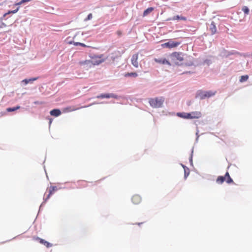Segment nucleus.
I'll return each instance as SVG.
<instances>
[{
    "mask_svg": "<svg viewBox=\"0 0 252 252\" xmlns=\"http://www.w3.org/2000/svg\"><path fill=\"white\" fill-rule=\"evenodd\" d=\"M164 101V98L163 97L150 98L149 101L150 106L153 108L161 107Z\"/></svg>",
    "mask_w": 252,
    "mask_h": 252,
    "instance_id": "nucleus-1",
    "label": "nucleus"
},
{
    "mask_svg": "<svg viewBox=\"0 0 252 252\" xmlns=\"http://www.w3.org/2000/svg\"><path fill=\"white\" fill-rule=\"evenodd\" d=\"M216 91H202L198 92L197 96L200 99H204L206 98H209L215 95Z\"/></svg>",
    "mask_w": 252,
    "mask_h": 252,
    "instance_id": "nucleus-2",
    "label": "nucleus"
},
{
    "mask_svg": "<svg viewBox=\"0 0 252 252\" xmlns=\"http://www.w3.org/2000/svg\"><path fill=\"white\" fill-rule=\"evenodd\" d=\"M224 181H225L228 184L233 183V180L230 177L228 172L225 173L224 176H219L216 180V182L219 184H221L224 182Z\"/></svg>",
    "mask_w": 252,
    "mask_h": 252,
    "instance_id": "nucleus-3",
    "label": "nucleus"
},
{
    "mask_svg": "<svg viewBox=\"0 0 252 252\" xmlns=\"http://www.w3.org/2000/svg\"><path fill=\"white\" fill-rule=\"evenodd\" d=\"M102 55H95L91 54L90 55V57L92 59L91 61L92 62L93 66L95 65H98L104 62L105 60L102 58Z\"/></svg>",
    "mask_w": 252,
    "mask_h": 252,
    "instance_id": "nucleus-4",
    "label": "nucleus"
},
{
    "mask_svg": "<svg viewBox=\"0 0 252 252\" xmlns=\"http://www.w3.org/2000/svg\"><path fill=\"white\" fill-rule=\"evenodd\" d=\"M180 44V42H175L173 40H170L168 42L162 44L161 46L163 48H172L177 47Z\"/></svg>",
    "mask_w": 252,
    "mask_h": 252,
    "instance_id": "nucleus-5",
    "label": "nucleus"
},
{
    "mask_svg": "<svg viewBox=\"0 0 252 252\" xmlns=\"http://www.w3.org/2000/svg\"><path fill=\"white\" fill-rule=\"evenodd\" d=\"M104 103V102H100V103H98V102H94L93 103H91L88 105H86V106H82L80 108H72L71 107H66V108H65L63 109V112H71V111H75V110H78L79 108H86V107H90L94 104H103Z\"/></svg>",
    "mask_w": 252,
    "mask_h": 252,
    "instance_id": "nucleus-6",
    "label": "nucleus"
},
{
    "mask_svg": "<svg viewBox=\"0 0 252 252\" xmlns=\"http://www.w3.org/2000/svg\"><path fill=\"white\" fill-rule=\"evenodd\" d=\"M97 98H114L116 99H118L119 98V96L115 94H101L99 95H98L96 96Z\"/></svg>",
    "mask_w": 252,
    "mask_h": 252,
    "instance_id": "nucleus-7",
    "label": "nucleus"
},
{
    "mask_svg": "<svg viewBox=\"0 0 252 252\" xmlns=\"http://www.w3.org/2000/svg\"><path fill=\"white\" fill-rule=\"evenodd\" d=\"M79 64L81 65L84 66V68H85L86 69H88L93 66L91 60L81 61L79 62Z\"/></svg>",
    "mask_w": 252,
    "mask_h": 252,
    "instance_id": "nucleus-8",
    "label": "nucleus"
},
{
    "mask_svg": "<svg viewBox=\"0 0 252 252\" xmlns=\"http://www.w3.org/2000/svg\"><path fill=\"white\" fill-rule=\"evenodd\" d=\"M33 239L36 241H38L40 244L44 245L47 248H50L52 246V244L39 237H34Z\"/></svg>",
    "mask_w": 252,
    "mask_h": 252,
    "instance_id": "nucleus-9",
    "label": "nucleus"
},
{
    "mask_svg": "<svg viewBox=\"0 0 252 252\" xmlns=\"http://www.w3.org/2000/svg\"><path fill=\"white\" fill-rule=\"evenodd\" d=\"M171 57L173 59H176L180 61L184 60L183 55L182 53L174 52L171 55Z\"/></svg>",
    "mask_w": 252,
    "mask_h": 252,
    "instance_id": "nucleus-10",
    "label": "nucleus"
},
{
    "mask_svg": "<svg viewBox=\"0 0 252 252\" xmlns=\"http://www.w3.org/2000/svg\"><path fill=\"white\" fill-rule=\"evenodd\" d=\"M131 200L133 204H138L141 202L142 199L140 195L138 194H135L132 196Z\"/></svg>",
    "mask_w": 252,
    "mask_h": 252,
    "instance_id": "nucleus-11",
    "label": "nucleus"
},
{
    "mask_svg": "<svg viewBox=\"0 0 252 252\" xmlns=\"http://www.w3.org/2000/svg\"><path fill=\"white\" fill-rule=\"evenodd\" d=\"M155 61L160 64L171 65L170 63L165 58L155 59Z\"/></svg>",
    "mask_w": 252,
    "mask_h": 252,
    "instance_id": "nucleus-12",
    "label": "nucleus"
},
{
    "mask_svg": "<svg viewBox=\"0 0 252 252\" xmlns=\"http://www.w3.org/2000/svg\"><path fill=\"white\" fill-rule=\"evenodd\" d=\"M138 54H134L131 58V63L132 65L135 67H138Z\"/></svg>",
    "mask_w": 252,
    "mask_h": 252,
    "instance_id": "nucleus-13",
    "label": "nucleus"
},
{
    "mask_svg": "<svg viewBox=\"0 0 252 252\" xmlns=\"http://www.w3.org/2000/svg\"><path fill=\"white\" fill-rule=\"evenodd\" d=\"M174 21V20H187V18L182 16L176 15L172 17L169 18L167 19V21Z\"/></svg>",
    "mask_w": 252,
    "mask_h": 252,
    "instance_id": "nucleus-14",
    "label": "nucleus"
},
{
    "mask_svg": "<svg viewBox=\"0 0 252 252\" xmlns=\"http://www.w3.org/2000/svg\"><path fill=\"white\" fill-rule=\"evenodd\" d=\"M191 115V118L192 119H198L201 117L202 114L199 111H193L190 112Z\"/></svg>",
    "mask_w": 252,
    "mask_h": 252,
    "instance_id": "nucleus-15",
    "label": "nucleus"
},
{
    "mask_svg": "<svg viewBox=\"0 0 252 252\" xmlns=\"http://www.w3.org/2000/svg\"><path fill=\"white\" fill-rule=\"evenodd\" d=\"M37 77L31 78L29 79H25L22 81V83H23L24 85H27L28 83L32 84L33 81L37 79Z\"/></svg>",
    "mask_w": 252,
    "mask_h": 252,
    "instance_id": "nucleus-16",
    "label": "nucleus"
},
{
    "mask_svg": "<svg viewBox=\"0 0 252 252\" xmlns=\"http://www.w3.org/2000/svg\"><path fill=\"white\" fill-rule=\"evenodd\" d=\"M61 113V111L59 109H54L50 112V115L55 117L59 116Z\"/></svg>",
    "mask_w": 252,
    "mask_h": 252,
    "instance_id": "nucleus-17",
    "label": "nucleus"
},
{
    "mask_svg": "<svg viewBox=\"0 0 252 252\" xmlns=\"http://www.w3.org/2000/svg\"><path fill=\"white\" fill-rule=\"evenodd\" d=\"M210 30L212 34H214L217 32V28L214 21L211 22V24L210 26Z\"/></svg>",
    "mask_w": 252,
    "mask_h": 252,
    "instance_id": "nucleus-18",
    "label": "nucleus"
},
{
    "mask_svg": "<svg viewBox=\"0 0 252 252\" xmlns=\"http://www.w3.org/2000/svg\"><path fill=\"white\" fill-rule=\"evenodd\" d=\"M57 189L56 187H54V186L51 187L49 188V194L48 195V196H47L46 199H48L50 197V196L51 195H52L53 193H54L57 190Z\"/></svg>",
    "mask_w": 252,
    "mask_h": 252,
    "instance_id": "nucleus-19",
    "label": "nucleus"
},
{
    "mask_svg": "<svg viewBox=\"0 0 252 252\" xmlns=\"http://www.w3.org/2000/svg\"><path fill=\"white\" fill-rule=\"evenodd\" d=\"M125 77H132L136 78L138 74L136 72H130V73H126L125 74Z\"/></svg>",
    "mask_w": 252,
    "mask_h": 252,
    "instance_id": "nucleus-20",
    "label": "nucleus"
},
{
    "mask_svg": "<svg viewBox=\"0 0 252 252\" xmlns=\"http://www.w3.org/2000/svg\"><path fill=\"white\" fill-rule=\"evenodd\" d=\"M20 108L19 106H17L16 107H8L6 109V111L8 112H14Z\"/></svg>",
    "mask_w": 252,
    "mask_h": 252,
    "instance_id": "nucleus-21",
    "label": "nucleus"
},
{
    "mask_svg": "<svg viewBox=\"0 0 252 252\" xmlns=\"http://www.w3.org/2000/svg\"><path fill=\"white\" fill-rule=\"evenodd\" d=\"M154 10L153 7H149L144 11L143 16H147L148 14Z\"/></svg>",
    "mask_w": 252,
    "mask_h": 252,
    "instance_id": "nucleus-22",
    "label": "nucleus"
},
{
    "mask_svg": "<svg viewBox=\"0 0 252 252\" xmlns=\"http://www.w3.org/2000/svg\"><path fill=\"white\" fill-rule=\"evenodd\" d=\"M248 78H249V76L247 75H243V76H241L239 81L240 82H244L245 81H246L248 79Z\"/></svg>",
    "mask_w": 252,
    "mask_h": 252,
    "instance_id": "nucleus-23",
    "label": "nucleus"
},
{
    "mask_svg": "<svg viewBox=\"0 0 252 252\" xmlns=\"http://www.w3.org/2000/svg\"><path fill=\"white\" fill-rule=\"evenodd\" d=\"M177 116L180 118L185 119L186 112H178L177 113Z\"/></svg>",
    "mask_w": 252,
    "mask_h": 252,
    "instance_id": "nucleus-24",
    "label": "nucleus"
},
{
    "mask_svg": "<svg viewBox=\"0 0 252 252\" xmlns=\"http://www.w3.org/2000/svg\"><path fill=\"white\" fill-rule=\"evenodd\" d=\"M242 10L245 13V14L248 15L249 13V8L246 6H244L243 7Z\"/></svg>",
    "mask_w": 252,
    "mask_h": 252,
    "instance_id": "nucleus-25",
    "label": "nucleus"
},
{
    "mask_svg": "<svg viewBox=\"0 0 252 252\" xmlns=\"http://www.w3.org/2000/svg\"><path fill=\"white\" fill-rule=\"evenodd\" d=\"M26 2H27V0H21V1H20L19 2H17V3H16L14 6H19V5H21V4H24Z\"/></svg>",
    "mask_w": 252,
    "mask_h": 252,
    "instance_id": "nucleus-26",
    "label": "nucleus"
},
{
    "mask_svg": "<svg viewBox=\"0 0 252 252\" xmlns=\"http://www.w3.org/2000/svg\"><path fill=\"white\" fill-rule=\"evenodd\" d=\"M212 63V62L210 60L206 59L204 61L203 64H207L209 65Z\"/></svg>",
    "mask_w": 252,
    "mask_h": 252,
    "instance_id": "nucleus-27",
    "label": "nucleus"
},
{
    "mask_svg": "<svg viewBox=\"0 0 252 252\" xmlns=\"http://www.w3.org/2000/svg\"><path fill=\"white\" fill-rule=\"evenodd\" d=\"M74 45H76V46L80 45V46H83V47H86L87 46L84 43H80V42H74Z\"/></svg>",
    "mask_w": 252,
    "mask_h": 252,
    "instance_id": "nucleus-28",
    "label": "nucleus"
},
{
    "mask_svg": "<svg viewBox=\"0 0 252 252\" xmlns=\"http://www.w3.org/2000/svg\"><path fill=\"white\" fill-rule=\"evenodd\" d=\"M186 119H191L190 113H186Z\"/></svg>",
    "mask_w": 252,
    "mask_h": 252,
    "instance_id": "nucleus-29",
    "label": "nucleus"
},
{
    "mask_svg": "<svg viewBox=\"0 0 252 252\" xmlns=\"http://www.w3.org/2000/svg\"><path fill=\"white\" fill-rule=\"evenodd\" d=\"M92 17H93L92 14L91 13H90L88 15L86 19H85V21L90 20L92 18Z\"/></svg>",
    "mask_w": 252,
    "mask_h": 252,
    "instance_id": "nucleus-30",
    "label": "nucleus"
},
{
    "mask_svg": "<svg viewBox=\"0 0 252 252\" xmlns=\"http://www.w3.org/2000/svg\"><path fill=\"white\" fill-rule=\"evenodd\" d=\"M33 103L37 105H41L43 104V102L42 101H35L33 102Z\"/></svg>",
    "mask_w": 252,
    "mask_h": 252,
    "instance_id": "nucleus-31",
    "label": "nucleus"
},
{
    "mask_svg": "<svg viewBox=\"0 0 252 252\" xmlns=\"http://www.w3.org/2000/svg\"><path fill=\"white\" fill-rule=\"evenodd\" d=\"M193 64V63L192 62L190 61L189 62L185 63V65L186 66H191Z\"/></svg>",
    "mask_w": 252,
    "mask_h": 252,
    "instance_id": "nucleus-32",
    "label": "nucleus"
},
{
    "mask_svg": "<svg viewBox=\"0 0 252 252\" xmlns=\"http://www.w3.org/2000/svg\"><path fill=\"white\" fill-rule=\"evenodd\" d=\"M17 7L16 8V9H15L14 10H12L13 11V14H15L16 13H17L18 12V11L19 10V6H16Z\"/></svg>",
    "mask_w": 252,
    "mask_h": 252,
    "instance_id": "nucleus-33",
    "label": "nucleus"
},
{
    "mask_svg": "<svg viewBox=\"0 0 252 252\" xmlns=\"http://www.w3.org/2000/svg\"><path fill=\"white\" fill-rule=\"evenodd\" d=\"M189 171H188L187 172V170L186 169H185V177L187 178V177L189 175Z\"/></svg>",
    "mask_w": 252,
    "mask_h": 252,
    "instance_id": "nucleus-34",
    "label": "nucleus"
},
{
    "mask_svg": "<svg viewBox=\"0 0 252 252\" xmlns=\"http://www.w3.org/2000/svg\"><path fill=\"white\" fill-rule=\"evenodd\" d=\"M6 26V25L5 23H2L1 25L0 26V28H2L5 27Z\"/></svg>",
    "mask_w": 252,
    "mask_h": 252,
    "instance_id": "nucleus-35",
    "label": "nucleus"
},
{
    "mask_svg": "<svg viewBox=\"0 0 252 252\" xmlns=\"http://www.w3.org/2000/svg\"><path fill=\"white\" fill-rule=\"evenodd\" d=\"M7 14L8 15V14H13V11L12 10H9L7 12Z\"/></svg>",
    "mask_w": 252,
    "mask_h": 252,
    "instance_id": "nucleus-36",
    "label": "nucleus"
},
{
    "mask_svg": "<svg viewBox=\"0 0 252 252\" xmlns=\"http://www.w3.org/2000/svg\"><path fill=\"white\" fill-rule=\"evenodd\" d=\"M190 73H192V72H191L190 71H187V72H185L183 73V74H190Z\"/></svg>",
    "mask_w": 252,
    "mask_h": 252,
    "instance_id": "nucleus-37",
    "label": "nucleus"
},
{
    "mask_svg": "<svg viewBox=\"0 0 252 252\" xmlns=\"http://www.w3.org/2000/svg\"><path fill=\"white\" fill-rule=\"evenodd\" d=\"M8 14H7V13H5L4 15H3V17H5L6 15H7Z\"/></svg>",
    "mask_w": 252,
    "mask_h": 252,
    "instance_id": "nucleus-38",
    "label": "nucleus"
},
{
    "mask_svg": "<svg viewBox=\"0 0 252 252\" xmlns=\"http://www.w3.org/2000/svg\"><path fill=\"white\" fill-rule=\"evenodd\" d=\"M48 12H49V13H52V10H49V11H48Z\"/></svg>",
    "mask_w": 252,
    "mask_h": 252,
    "instance_id": "nucleus-39",
    "label": "nucleus"
},
{
    "mask_svg": "<svg viewBox=\"0 0 252 252\" xmlns=\"http://www.w3.org/2000/svg\"><path fill=\"white\" fill-rule=\"evenodd\" d=\"M232 54H233V53L232 52H231V53H229L228 55H232Z\"/></svg>",
    "mask_w": 252,
    "mask_h": 252,
    "instance_id": "nucleus-40",
    "label": "nucleus"
},
{
    "mask_svg": "<svg viewBox=\"0 0 252 252\" xmlns=\"http://www.w3.org/2000/svg\"><path fill=\"white\" fill-rule=\"evenodd\" d=\"M27 2L30 1L31 0H26Z\"/></svg>",
    "mask_w": 252,
    "mask_h": 252,
    "instance_id": "nucleus-41",
    "label": "nucleus"
},
{
    "mask_svg": "<svg viewBox=\"0 0 252 252\" xmlns=\"http://www.w3.org/2000/svg\"><path fill=\"white\" fill-rule=\"evenodd\" d=\"M51 121H50L49 124L51 125Z\"/></svg>",
    "mask_w": 252,
    "mask_h": 252,
    "instance_id": "nucleus-42",
    "label": "nucleus"
},
{
    "mask_svg": "<svg viewBox=\"0 0 252 252\" xmlns=\"http://www.w3.org/2000/svg\"><path fill=\"white\" fill-rule=\"evenodd\" d=\"M1 5V3H0V5Z\"/></svg>",
    "mask_w": 252,
    "mask_h": 252,
    "instance_id": "nucleus-43",
    "label": "nucleus"
}]
</instances>
